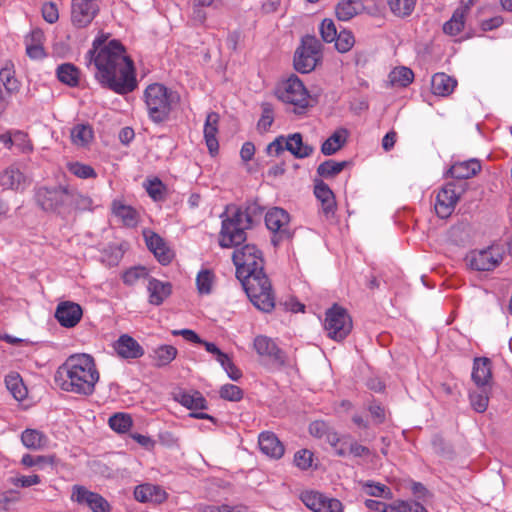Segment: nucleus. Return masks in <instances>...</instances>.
<instances>
[{
    "mask_svg": "<svg viewBox=\"0 0 512 512\" xmlns=\"http://www.w3.org/2000/svg\"><path fill=\"white\" fill-rule=\"evenodd\" d=\"M349 164L347 161L326 160L317 167V174L326 179L334 178Z\"/></svg>",
    "mask_w": 512,
    "mask_h": 512,
    "instance_id": "obj_40",
    "label": "nucleus"
},
{
    "mask_svg": "<svg viewBox=\"0 0 512 512\" xmlns=\"http://www.w3.org/2000/svg\"><path fill=\"white\" fill-rule=\"evenodd\" d=\"M288 141V136H278L274 141H272L267 146V153L269 155L279 156L282 152L286 150V143Z\"/></svg>",
    "mask_w": 512,
    "mask_h": 512,
    "instance_id": "obj_63",
    "label": "nucleus"
},
{
    "mask_svg": "<svg viewBox=\"0 0 512 512\" xmlns=\"http://www.w3.org/2000/svg\"><path fill=\"white\" fill-rule=\"evenodd\" d=\"M236 276L252 304L263 312L275 307L272 285L264 272L262 252L253 244L236 248L232 255Z\"/></svg>",
    "mask_w": 512,
    "mask_h": 512,
    "instance_id": "obj_1",
    "label": "nucleus"
},
{
    "mask_svg": "<svg viewBox=\"0 0 512 512\" xmlns=\"http://www.w3.org/2000/svg\"><path fill=\"white\" fill-rule=\"evenodd\" d=\"M387 3L395 15L405 17L414 10L416 0H387Z\"/></svg>",
    "mask_w": 512,
    "mask_h": 512,
    "instance_id": "obj_48",
    "label": "nucleus"
},
{
    "mask_svg": "<svg viewBox=\"0 0 512 512\" xmlns=\"http://www.w3.org/2000/svg\"><path fill=\"white\" fill-rule=\"evenodd\" d=\"M313 461V453L310 450L302 449L295 453L294 463L302 470H307L311 467Z\"/></svg>",
    "mask_w": 512,
    "mask_h": 512,
    "instance_id": "obj_59",
    "label": "nucleus"
},
{
    "mask_svg": "<svg viewBox=\"0 0 512 512\" xmlns=\"http://www.w3.org/2000/svg\"><path fill=\"white\" fill-rule=\"evenodd\" d=\"M264 209L256 201L246 202L243 206L228 205L222 220L219 245L223 248L237 247L246 240V230L258 222Z\"/></svg>",
    "mask_w": 512,
    "mask_h": 512,
    "instance_id": "obj_4",
    "label": "nucleus"
},
{
    "mask_svg": "<svg viewBox=\"0 0 512 512\" xmlns=\"http://www.w3.org/2000/svg\"><path fill=\"white\" fill-rule=\"evenodd\" d=\"M54 459V456H33L25 454L22 457L21 463L26 467L43 466L46 464H53Z\"/></svg>",
    "mask_w": 512,
    "mask_h": 512,
    "instance_id": "obj_58",
    "label": "nucleus"
},
{
    "mask_svg": "<svg viewBox=\"0 0 512 512\" xmlns=\"http://www.w3.org/2000/svg\"><path fill=\"white\" fill-rule=\"evenodd\" d=\"M112 212L126 227H136L139 222L138 211L132 206L125 205L121 201H113Z\"/></svg>",
    "mask_w": 512,
    "mask_h": 512,
    "instance_id": "obj_28",
    "label": "nucleus"
},
{
    "mask_svg": "<svg viewBox=\"0 0 512 512\" xmlns=\"http://www.w3.org/2000/svg\"><path fill=\"white\" fill-rule=\"evenodd\" d=\"M21 153H30L33 150V145L26 133L17 131L14 133V145Z\"/></svg>",
    "mask_w": 512,
    "mask_h": 512,
    "instance_id": "obj_60",
    "label": "nucleus"
},
{
    "mask_svg": "<svg viewBox=\"0 0 512 512\" xmlns=\"http://www.w3.org/2000/svg\"><path fill=\"white\" fill-rule=\"evenodd\" d=\"M44 33L40 29L33 30L29 37L26 38V52L32 59H41L45 56L42 45Z\"/></svg>",
    "mask_w": 512,
    "mask_h": 512,
    "instance_id": "obj_32",
    "label": "nucleus"
},
{
    "mask_svg": "<svg viewBox=\"0 0 512 512\" xmlns=\"http://www.w3.org/2000/svg\"><path fill=\"white\" fill-rule=\"evenodd\" d=\"M471 378L477 387L491 388L493 379L491 360L487 357L475 358Z\"/></svg>",
    "mask_w": 512,
    "mask_h": 512,
    "instance_id": "obj_20",
    "label": "nucleus"
},
{
    "mask_svg": "<svg viewBox=\"0 0 512 512\" xmlns=\"http://www.w3.org/2000/svg\"><path fill=\"white\" fill-rule=\"evenodd\" d=\"M80 72L78 68L71 63H64L57 68V77L60 82L71 87L77 86L79 83Z\"/></svg>",
    "mask_w": 512,
    "mask_h": 512,
    "instance_id": "obj_39",
    "label": "nucleus"
},
{
    "mask_svg": "<svg viewBox=\"0 0 512 512\" xmlns=\"http://www.w3.org/2000/svg\"><path fill=\"white\" fill-rule=\"evenodd\" d=\"M220 397L228 401H240L243 398V391L234 384H225L220 389Z\"/></svg>",
    "mask_w": 512,
    "mask_h": 512,
    "instance_id": "obj_55",
    "label": "nucleus"
},
{
    "mask_svg": "<svg viewBox=\"0 0 512 512\" xmlns=\"http://www.w3.org/2000/svg\"><path fill=\"white\" fill-rule=\"evenodd\" d=\"M464 192L463 184L449 182L443 186L437 193L435 202V211L440 218L449 217Z\"/></svg>",
    "mask_w": 512,
    "mask_h": 512,
    "instance_id": "obj_12",
    "label": "nucleus"
},
{
    "mask_svg": "<svg viewBox=\"0 0 512 512\" xmlns=\"http://www.w3.org/2000/svg\"><path fill=\"white\" fill-rule=\"evenodd\" d=\"M361 7L358 0H342L336 6V16L339 20L348 21L358 14Z\"/></svg>",
    "mask_w": 512,
    "mask_h": 512,
    "instance_id": "obj_41",
    "label": "nucleus"
},
{
    "mask_svg": "<svg viewBox=\"0 0 512 512\" xmlns=\"http://www.w3.org/2000/svg\"><path fill=\"white\" fill-rule=\"evenodd\" d=\"M82 315L81 306L71 301L61 302L55 312V317L58 322L66 328L76 326L80 322Z\"/></svg>",
    "mask_w": 512,
    "mask_h": 512,
    "instance_id": "obj_18",
    "label": "nucleus"
},
{
    "mask_svg": "<svg viewBox=\"0 0 512 512\" xmlns=\"http://www.w3.org/2000/svg\"><path fill=\"white\" fill-rule=\"evenodd\" d=\"M144 102L150 120L161 124L170 119V114L178 105L180 97L177 92L160 83H153L144 91Z\"/></svg>",
    "mask_w": 512,
    "mask_h": 512,
    "instance_id": "obj_5",
    "label": "nucleus"
},
{
    "mask_svg": "<svg viewBox=\"0 0 512 512\" xmlns=\"http://www.w3.org/2000/svg\"><path fill=\"white\" fill-rule=\"evenodd\" d=\"M99 10V0H72L71 22L77 28H85L93 21Z\"/></svg>",
    "mask_w": 512,
    "mask_h": 512,
    "instance_id": "obj_13",
    "label": "nucleus"
},
{
    "mask_svg": "<svg viewBox=\"0 0 512 512\" xmlns=\"http://www.w3.org/2000/svg\"><path fill=\"white\" fill-rule=\"evenodd\" d=\"M278 98L286 103L293 105L295 114H302L309 106V94L302 81L295 75L291 76L278 90Z\"/></svg>",
    "mask_w": 512,
    "mask_h": 512,
    "instance_id": "obj_8",
    "label": "nucleus"
},
{
    "mask_svg": "<svg viewBox=\"0 0 512 512\" xmlns=\"http://www.w3.org/2000/svg\"><path fill=\"white\" fill-rule=\"evenodd\" d=\"M93 200L86 195H83L68 187V199H67V214L72 210L87 211L92 210Z\"/></svg>",
    "mask_w": 512,
    "mask_h": 512,
    "instance_id": "obj_33",
    "label": "nucleus"
},
{
    "mask_svg": "<svg viewBox=\"0 0 512 512\" xmlns=\"http://www.w3.org/2000/svg\"><path fill=\"white\" fill-rule=\"evenodd\" d=\"M11 66H13V65L11 64ZM0 78H1V81L3 82V85L6 89V91L9 94H12V93L18 91L19 83L14 77V71H13L12 67H9L8 64L5 67L0 69Z\"/></svg>",
    "mask_w": 512,
    "mask_h": 512,
    "instance_id": "obj_49",
    "label": "nucleus"
},
{
    "mask_svg": "<svg viewBox=\"0 0 512 512\" xmlns=\"http://www.w3.org/2000/svg\"><path fill=\"white\" fill-rule=\"evenodd\" d=\"M109 426L118 433H126L131 428L133 421L129 414L116 413L109 418Z\"/></svg>",
    "mask_w": 512,
    "mask_h": 512,
    "instance_id": "obj_46",
    "label": "nucleus"
},
{
    "mask_svg": "<svg viewBox=\"0 0 512 512\" xmlns=\"http://www.w3.org/2000/svg\"><path fill=\"white\" fill-rule=\"evenodd\" d=\"M71 499L80 505L89 507L92 512H110L111 506L108 501L96 492H92L84 486L75 485L72 490Z\"/></svg>",
    "mask_w": 512,
    "mask_h": 512,
    "instance_id": "obj_16",
    "label": "nucleus"
},
{
    "mask_svg": "<svg viewBox=\"0 0 512 512\" xmlns=\"http://www.w3.org/2000/svg\"><path fill=\"white\" fill-rule=\"evenodd\" d=\"M34 199L41 210L66 215L68 186H39L35 189Z\"/></svg>",
    "mask_w": 512,
    "mask_h": 512,
    "instance_id": "obj_6",
    "label": "nucleus"
},
{
    "mask_svg": "<svg viewBox=\"0 0 512 512\" xmlns=\"http://www.w3.org/2000/svg\"><path fill=\"white\" fill-rule=\"evenodd\" d=\"M214 275L209 270L200 271L197 275L196 283L198 291L201 294H208L211 292Z\"/></svg>",
    "mask_w": 512,
    "mask_h": 512,
    "instance_id": "obj_52",
    "label": "nucleus"
},
{
    "mask_svg": "<svg viewBox=\"0 0 512 512\" xmlns=\"http://www.w3.org/2000/svg\"><path fill=\"white\" fill-rule=\"evenodd\" d=\"M320 34L323 41L331 43L335 40L337 29L335 23L331 19H324L320 25Z\"/></svg>",
    "mask_w": 512,
    "mask_h": 512,
    "instance_id": "obj_57",
    "label": "nucleus"
},
{
    "mask_svg": "<svg viewBox=\"0 0 512 512\" xmlns=\"http://www.w3.org/2000/svg\"><path fill=\"white\" fill-rule=\"evenodd\" d=\"M149 277L148 270L144 266H135L127 269L122 274V280L125 285L133 286L139 280Z\"/></svg>",
    "mask_w": 512,
    "mask_h": 512,
    "instance_id": "obj_47",
    "label": "nucleus"
},
{
    "mask_svg": "<svg viewBox=\"0 0 512 512\" xmlns=\"http://www.w3.org/2000/svg\"><path fill=\"white\" fill-rule=\"evenodd\" d=\"M93 138V130L89 125L78 124L71 130L72 142L77 146H86Z\"/></svg>",
    "mask_w": 512,
    "mask_h": 512,
    "instance_id": "obj_45",
    "label": "nucleus"
},
{
    "mask_svg": "<svg viewBox=\"0 0 512 512\" xmlns=\"http://www.w3.org/2000/svg\"><path fill=\"white\" fill-rule=\"evenodd\" d=\"M7 389L16 400H23L27 395V389L18 373H11L5 377Z\"/></svg>",
    "mask_w": 512,
    "mask_h": 512,
    "instance_id": "obj_43",
    "label": "nucleus"
},
{
    "mask_svg": "<svg viewBox=\"0 0 512 512\" xmlns=\"http://www.w3.org/2000/svg\"><path fill=\"white\" fill-rule=\"evenodd\" d=\"M165 190V185L158 178L149 180L148 185L146 186L148 195L155 201L162 200L164 198Z\"/></svg>",
    "mask_w": 512,
    "mask_h": 512,
    "instance_id": "obj_56",
    "label": "nucleus"
},
{
    "mask_svg": "<svg viewBox=\"0 0 512 512\" xmlns=\"http://www.w3.org/2000/svg\"><path fill=\"white\" fill-rule=\"evenodd\" d=\"M88 66L95 67V78L105 88L118 94H127L137 87L133 61L126 55L123 44L111 40L99 52L87 53Z\"/></svg>",
    "mask_w": 512,
    "mask_h": 512,
    "instance_id": "obj_2",
    "label": "nucleus"
},
{
    "mask_svg": "<svg viewBox=\"0 0 512 512\" xmlns=\"http://www.w3.org/2000/svg\"><path fill=\"white\" fill-rule=\"evenodd\" d=\"M322 59V44L315 37L306 35L294 55V67L300 73H309Z\"/></svg>",
    "mask_w": 512,
    "mask_h": 512,
    "instance_id": "obj_7",
    "label": "nucleus"
},
{
    "mask_svg": "<svg viewBox=\"0 0 512 512\" xmlns=\"http://www.w3.org/2000/svg\"><path fill=\"white\" fill-rule=\"evenodd\" d=\"M42 16L45 21L50 24L55 23L59 19L57 5L54 2H46L42 6Z\"/></svg>",
    "mask_w": 512,
    "mask_h": 512,
    "instance_id": "obj_61",
    "label": "nucleus"
},
{
    "mask_svg": "<svg viewBox=\"0 0 512 512\" xmlns=\"http://www.w3.org/2000/svg\"><path fill=\"white\" fill-rule=\"evenodd\" d=\"M286 150L289 151L295 158L304 159L312 155L314 152V147L304 143L302 134L297 132L288 135Z\"/></svg>",
    "mask_w": 512,
    "mask_h": 512,
    "instance_id": "obj_29",
    "label": "nucleus"
},
{
    "mask_svg": "<svg viewBox=\"0 0 512 512\" xmlns=\"http://www.w3.org/2000/svg\"><path fill=\"white\" fill-rule=\"evenodd\" d=\"M490 392V387H477V390L470 392V403L476 412L483 413L487 410Z\"/></svg>",
    "mask_w": 512,
    "mask_h": 512,
    "instance_id": "obj_37",
    "label": "nucleus"
},
{
    "mask_svg": "<svg viewBox=\"0 0 512 512\" xmlns=\"http://www.w3.org/2000/svg\"><path fill=\"white\" fill-rule=\"evenodd\" d=\"M117 355L123 359H138L144 355V348L128 334L121 335L113 345Z\"/></svg>",
    "mask_w": 512,
    "mask_h": 512,
    "instance_id": "obj_19",
    "label": "nucleus"
},
{
    "mask_svg": "<svg viewBox=\"0 0 512 512\" xmlns=\"http://www.w3.org/2000/svg\"><path fill=\"white\" fill-rule=\"evenodd\" d=\"M147 291L149 293V303L159 306L171 295L172 286L169 282H162L156 278L150 277L148 279Z\"/></svg>",
    "mask_w": 512,
    "mask_h": 512,
    "instance_id": "obj_23",
    "label": "nucleus"
},
{
    "mask_svg": "<svg viewBox=\"0 0 512 512\" xmlns=\"http://www.w3.org/2000/svg\"><path fill=\"white\" fill-rule=\"evenodd\" d=\"M94 358L89 354H74L58 367L54 375L56 385L63 391L89 396L99 381Z\"/></svg>",
    "mask_w": 512,
    "mask_h": 512,
    "instance_id": "obj_3",
    "label": "nucleus"
},
{
    "mask_svg": "<svg viewBox=\"0 0 512 512\" xmlns=\"http://www.w3.org/2000/svg\"><path fill=\"white\" fill-rule=\"evenodd\" d=\"M457 86V80L445 73H436L431 80L432 92L435 95L449 96Z\"/></svg>",
    "mask_w": 512,
    "mask_h": 512,
    "instance_id": "obj_31",
    "label": "nucleus"
},
{
    "mask_svg": "<svg viewBox=\"0 0 512 512\" xmlns=\"http://www.w3.org/2000/svg\"><path fill=\"white\" fill-rule=\"evenodd\" d=\"M68 169L73 175L82 179L96 177L95 170L91 166L86 164H82L79 162L71 163L68 165Z\"/></svg>",
    "mask_w": 512,
    "mask_h": 512,
    "instance_id": "obj_54",
    "label": "nucleus"
},
{
    "mask_svg": "<svg viewBox=\"0 0 512 512\" xmlns=\"http://www.w3.org/2000/svg\"><path fill=\"white\" fill-rule=\"evenodd\" d=\"M135 499L139 502L162 503L167 498V493L159 486L143 484L135 488Z\"/></svg>",
    "mask_w": 512,
    "mask_h": 512,
    "instance_id": "obj_26",
    "label": "nucleus"
},
{
    "mask_svg": "<svg viewBox=\"0 0 512 512\" xmlns=\"http://www.w3.org/2000/svg\"><path fill=\"white\" fill-rule=\"evenodd\" d=\"M178 350L172 345H161L154 349L152 360L157 368L169 365L177 356Z\"/></svg>",
    "mask_w": 512,
    "mask_h": 512,
    "instance_id": "obj_35",
    "label": "nucleus"
},
{
    "mask_svg": "<svg viewBox=\"0 0 512 512\" xmlns=\"http://www.w3.org/2000/svg\"><path fill=\"white\" fill-rule=\"evenodd\" d=\"M174 399L189 410L207 409V401L199 391H179Z\"/></svg>",
    "mask_w": 512,
    "mask_h": 512,
    "instance_id": "obj_30",
    "label": "nucleus"
},
{
    "mask_svg": "<svg viewBox=\"0 0 512 512\" xmlns=\"http://www.w3.org/2000/svg\"><path fill=\"white\" fill-rule=\"evenodd\" d=\"M414 79V73L407 67H397L389 74V81L392 86L406 87Z\"/></svg>",
    "mask_w": 512,
    "mask_h": 512,
    "instance_id": "obj_44",
    "label": "nucleus"
},
{
    "mask_svg": "<svg viewBox=\"0 0 512 512\" xmlns=\"http://www.w3.org/2000/svg\"><path fill=\"white\" fill-rule=\"evenodd\" d=\"M253 345L260 356L268 357L277 368H283L289 365L286 353L280 349L271 338L259 335L255 337Z\"/></svg>",
    "mask_w": 512,
    "mask_h": 512,
    "instance_id": "obj_14",
    "label": "nucleus"
},
{
    "mask_svg": "<svg viewBox=\"0 0 512 512\" xmlns=\"http://www.w3.org/2000/svg\"><path fill=\"white\" fill-rule=\"evenodd\" d=\"M258 444L260 450L267 456L279 459L284 454V445L280 442L277 436L269 431L262 432L259 435Z\"/></svg>",
    "mask_w": 512,
    "mask_h": 512,
    "instance_id": "obj_24",
    "label": "nucleus"
},
{
    "mask_svg": "<svg viewBox=\"0 0 512 512\" xmlns=\"http://www.w3.org/2000/svg\"><path fill=\"white\" fill-rule=\"evenodd\" d=\"M300 499L307 508L314 512H342V503L335 498H328L317 491H304Z\"/></svg>",
    "mask_w": 512,
    "mask_h": 512,
    "instance_id": "obj_15",
    "label": "nucleus"
},
{
    "mask_svg": "<svg viewBox=\"0 0 512 512\" xmlns=\"http://www.w3.org/2000/svg\"><path fill=\"white\" fill-rule=\"evenodd\" d=\"M201 512H246L245 507H231L228 505L222 506H207Z\"/></svg>",
    "mask_w": 512,
    "mask_h": 512,
    "instance_id": "obj_64",
    "label": "nucleus"
},
{
    "mask_svg": "<svg viewBox=\"0 0 512 512\" xmlns=\"http://www.w3.org/2000/svg\"><path fill=\"white\" fill-rule=\"evenodd\" d=\"M290 216L282 208L273 207L265 215L267 228L274 233L271 241L274 246H278L282 241L292 238L289 229Z\"/></svg>",
    "mask_w": 512,
    "mask_h": 512,
    "instance_id": "obj_11",
    "label": "nucleus"
},
{
    "mask_svg": "<svg viewBox=\"0 0 512 512\" xmlns=\"http://www.w3.org/2000/svg\"><path fill=\"white\" fill-rule=\"evenodd\" d=\"M261 108L262 114L257 125L259 129L266 131L274 121V109L273 106L268 102L262 103Z\"/></svg>",
    "mask_w": 512,
    "mask_h": 512,
    "instance_id": "obj_53",
    "label": "nucleus"
},
{
    "mask_svg": "<svg viewBox=\"0 0 512 512\" xmlns=\"http://www.w3.org/2000/svg\"><path fill=\"white\" fill-rule=\"evenodd\" d=\"M466 14L465 9H456L451 19L443 25L444 33L451 36L459 34L464 28Z\"/></svg>",
    "mask_w": 512,
    "mask_h": 512,
    "instance_id": "obj_42",
    "label": "nucleus"
},
{
    "mask_svg": "<svg viewBox=\"0 0 512 512\" xmlns=\"http://www.w3.org/2000/svg\"><path fill=\"white\" fill-rule=\"evenodd\" d=\"M314 194L321 202L322 211L326 216L333 215L336 210V201L333 191L321 179L314 180Z\"/></svg>",
    "mask_w": 512,
    "mask_h": 512,
    "instance_id": "obj_22",
    "label": "nucleus"
},
{
    "mask_svg": "<svg viewBox=\"0 0 512 512\" xmlns=\"http://www.w3.org/2000/svg\"><path fill=\"white\" fill-rule=\"evenodd\" d=\"M352 326V319L344 308L335 304L326 312L324 327L331 339L342 341L349 335Z\"/></svg>",
    "mask_w": 512,
    "mask_h": 512,
    "instance_id": "obj_9",
    "label": "nucleus"
},
{
    "mask_svg": "<svg viewBox=\"0 0 512 512\" xmlns=\"http://www.w3.org/2000/svg\"><path fill=\"white\" fill-rule=\"evenodd\" d=\"M391 511L394 512H428L427 509L418 501H395L390 504Z\"/></svg>",
    "mask_w": 512,
    "mask_h": 512,
    "instance_id": "obj_50",
    "label": "nucleus"
},
{
    "mask_svg": "<svg viewBox=\"0 0 512 512\" xmlns=\"http://www.w3.org/2000/svg\"><path fill=\"white\" fill-rule=\"evenodd\" d=\"M471 227L468 223H458L453 225L448 231V239L451 243L464 246L471 241Z\"/></svg>",
    "mask_w": 512,
    "mask_h": 512,
    "instance_id": "obj_34",
    "label": "nucleus"
},
{
    "mask_svg": "<svg viewBox=\"0 0 512 512\" xmlns=\"http://www.w3.org/2000/svg\"><path fill=\"white\" fill-rule=\"evenodd\" d=\"M29 184L26 175L16 165H11L0 173V186L4 189L23 192Z\"/></svg>",
    "mask_w": 512,
    "mask_h": 512,
    "instance_id": "obj_17",
    "label": "nucleus"
},
{
    "mask_svg": "<svg viewBox=\"0 0 512 512\" xmlns=\"http://www.w3.org/2000/svg\"><path fill=\"white\" fill-rule=\"evenodd\" d=\"M146 245L162 265L169 264L173 259V252L167 247L162 237L154 232L144 233Z\"/></svg>",
    "mask_w": 512,
    "mask_h": 512,
    "instance_id": "obj_21",
    "label": "nucleus"
},
{
    "mask_svg": "<svg viewBox=\"0 0 512 512\" xmlns=\"http://www.w3.org/2000/svg\"><path fill=\"white\" fill-rule=\"evenodd\" d=\"M21 440L25 447L33 450L41 449L47 443V437L36 429L24 430L21 435Z\"/></svg>",
    "mask_w": 512,
    "mask_h": 512,
    "instance_id": "obj_38",
    "label": "nucleus"
},
{
    "mask_svg": "<svg viewBox=\"0 0 512 512\" xmlns=\"http://www.w3.org/2000/svg\"><path fill=\"white\" fill-rule=\"evenodd\" d=\"M504 252L499 246H490L487 249L470 252L465 260L467 265L475 271H491L503 261Z\"/></svg>",
    "mask_w": 512,
    "mask_h": 512,
    "instance_id": "obj_10",
    "label": "nucleus"
},
{
    "mask_svg": "<svg viewBox=\"0 0 512 512\" xmlns=\"http://www.w3.org/2000/svg\"><path fill=\"white\" fill-rule=\"evenodd\" d=\"M219 114L216 112H210L205 121L204 125V138L207 148L211 155H215L219 149V143L217 140Z\"/></svg>",
    "mask_w": 512,
    "mask_h": 512,
    "instance_id": "obj_25",
    "label": "nucleus"
},
{
    "mask_svg": "<svg viewBox=\"0 0 512 512\" xmlns=\"http://www.w3.org/2000/svg\"><path fill=\"white\" fill-rule=\"evenodd\" d=\"M335 47L340 53L348 52L355 44V38L350 31L342 30L335 37Z\"/></svg>",
    "mask_w": 512,
    "mask_h": 512,
    "instance_id": "obj_51",
    "label": "nucleus"
},
{
    "mask_svg": "<svg viewBox=\"0 0 512 512\" xmlns=\"http://www.w3.org/2000/svg\"><path fill=\"white\" fill-rule=\"evenodd\" d=\"M481 171V164L477 159H470L467 161L455 162L448 174L455 179L463 180L475 176Z\"/></svg>",
    "mask_w": 512,
    "mask_h": 512,
    "instance_id": "obj_27",
    "label": "nucleus"
},
{
    "mask_svg": "<svg viewBox=\"0 0 512 512\" xmlns=\"http://www.w3.org/2000/svg\"><path fill=\"white\" fill-rule=\"evenodd\" d=\"M345 441L347 442L346 445L349 447L348 454H352L354 457H365L370 455V449L353 440L350 435Z\"/></svg>",
    "mask_w": 512,
    "mask_h": 512,
    "instance_id": "obj_62",
    "label": "nucleus"
},
{
    "mask_svg": "<svg viewBox=\"0 0 512 512\" xmlns=\"http://www.w3.org/2000/svg\"><path fill=\"white\" fill-rule=\"evenodd\" d=\"M346 135V129L335 131L328 139L323 142L321 146V152L326 156L335 154L344 146L346 142Z\"/></svg>",
    "mask_w": 512,
    "mask_h": 512,
    "instance_id": "obj_36",
    "label": "nucleus"
}]
</instances>
